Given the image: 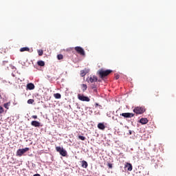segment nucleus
<instances>
[{"instance_id":"obj_7","label":"nucleus","mask_w":176,"mask_h":176,"mask_svg":"<svg viewBox=\"0 0 176 176\" xmlns=\"http://www.w3.org/2000/svg\"><path fill=\"white\" fill-rule=\"evenodd\" d=\"M98 80V78L96 76H91L89 78H87V81L90 83H94L95 82H97Z\"/></svg>"},{"instance_id":"obj_26","label":"nucleus","mask_w":176,"mask_h":176,"mask_svg":"<svg viewBox=\"0 0 176 176\" xmlns=\"http://www.w3.org/2000/svg\"><path fill=\"white\" fill-rule=\"evenodd\" d=\"M8 63H9L8 60H3L1 63L2 65H6V64H8Z\"/></svg>"},{"instance_id":"obj_23","label":"nucleus","mask_w":176,"mask_h":176,"mask_svg":"<svg viewBox=\"0 0 176 176\" xmlns=\"http://www.w3.org/2000/svg\"><path fill=\"white\" fill-rule=\"evenodd\" d=\"M57 58L58 60H63V58H64V56H63V54H58L57 56Z\"/></svg>"},{"instance_id":"obj_19","label":"nucleus","mask_w":176,"mask_h":176,"mask_svg":"<svg viewBox=\"0 0 176 176\" xmlns=\"http://www.w3.org/2000/svg\"><path fill=\"white\" fill-rule=\"evenodd\" d=\"M87 74V72H86L85 70L80 71V76H82V78H83V76H86Z\"/></svg>"},{"instance_id":"obj_27","label":"nucleus","mask_w":176,"mask_h":176,"mask_svg":"<svg viewBox=\"0 0 176 176\" xmlns=\"http://www.w3.org/2000/svg\"><path fill=\"white\" fill-rule=\"evenodd\" d=\"M3 112H4L3 107L0 106V113H3Z\"/></svg>"},{"instance_id":"obj_20","label":"nucleus","mask_w":176,"mask_h":176,"mask_svg":"<svg viewBox=\"0 0 176 176\" xmlns=\"http://www.w3.org/2000/svg\"><path fill=\"white\" fill-rule=\"evenodd\" d=\"M82 91L85 92L87 90V85L85 84H82Z\"/></svg>"},{"instance_id":"obj_34","label":"nucleus","mask_w":176,"mask_h":176,"mask_svg":"<svg viewBox=\"0 0 176 176\" xmlns=\"http://www.w3.org/2000/svg\"><path fill=\"white\" fill-rule=\"evenodd\" d=\"M129 134L130 135H131V134H133V132L131 131H129Z\"/></svg>"},{"instance_id":"obj_8","label":"nucleus","mask_w":176,"mask_h":176,"mask_svg":"<svg viewBox=\"0 0 176 176\" xmlns=\"http://www.w3.org/2000/svg\"><path fill=\"white\" fill-rule=\"evenodd\" d=\"M120 116H123L124 118H133L134 116V113H122L120 114Z\"/></svg>"},{"instance_id":"obj_17","label":"nucleus","mask_w":176,"mask_h":176,"mask_svg":"<svg viewBox=\"0 0 176 176\" xmlns=\"http://www.w3.org/2000/svg\"><path fill=\"white\" fill-rule=\"evenodd\" d=\"M20 52H30V49L28 47H21Z\"/></svg>"},{"instance_id":"obj_21","label":"nucleus","mask_w":176,"mask_h":176,"mask_svg":"<svg viewBox=\"0 0 176 176\" xmlns=\"http://www.w3.org/2000/svg\"><path fill=\"white\" fill-rule=\"evenodd\" d=\"M3 107L4 108H6V109H9V107H10V102H7V103H5L3 104Z\"/></svg>"},{"instance_id":"obj_14","label":"nucleus","mask_w":176,"mask_h":176,"mask_svg":"<svg viewBox=\"0 0 176 176\" xmlns=\"http://www.w3.org/2000/svg\"><path fill=\"white\" fill-rule=\"evenodd\" d=\"M81 164H82V167H83L84 168H87L89 166V164H87V162L85 160L82 161Z\"/></svg>"},{"instance_id":"obj_18","label":"nucleus","mask_w":176,"mask_h":176,"mask_svg":"<svg viewBox=\"0 0 176 176\" xmlns=\"http://www.w3.org/2000/svg\"><path fill=\"white\" fill-rule=\"evenodd\" d=\"M54 97L56 98V100H60L61 98V94L57 93L54 94Z\"/></svg>"},{"instance_id":"obj_2","label":"nucleus","mask_w":176,"mask_h":176,"mask_svg":"<svg viewBox=\"0 0 176 176\" xmlns=\"http://www.w3.org/2000/svg\"><path fill=\"white\" fill-rule=\"evenodd\" d=\"M145 111H146L145 107H135V109H133V112L136 113V115H142V113H144Z\"/></svg>"},{"instance_id":"obj_30","label":"nucleus","mask_w":176,"mask_h":176,"mask_svg":"<svg viewBox=\"0 0 176 176\" xmlns=\"http://www.w3.org/2000/svg\"><path fill=\"white\" fill-rule=\"evenodd\" d=\"M32 118L33 119H38V116H32Z\"/></svg>"},{"instance_id":"obj_29","label":"nucleus","mask_w":176,"mask_h":176,"mask_svg":"<svg viewBox=\"0 0 176 176\" xmlns=\"http://www.w3.org/2000/svg\"><path fill=\"white\" fill-rule=\"evenodd\" d=\"M107 166H108L109 168H112V164L109 163L107 164Z\"/></svg>"},{"instance_id":"obj_25","label":"nucleus","mask_w":176,"mask_h":176,"mask_svg":"<svg viewBox=\"0 0 176 176\" xmlns=\"http://www.w3.org/2000/svg\"><path fill=\"white\" fill-rule=\"evenodd\" d=\"M79 140H81V141H85L86 140V138L85 136L78 135Z\"/></svg>"},{"instance_id":"obj_16","label":"nucleus","mask_w":176,"mask_h":176,"mask_svg":"<svg viewBox=\"0 0 176 176\" xmlns=\"http://www.w3.org/2000/svg\"><path fill=\"white\" fill-rule=\"evenodd\" d=\"M37 65L39 66V67H45V61L43 60H39L37 62Z\"/></svg>"},{"instance_id":"obj_28","label":"nucleus","mask_w":176,"mask_h":176,"mask_svg":"<svg viewBox=\"0 0 176 176\" xmlns=\"http://www.w3.org/2000/svg\"><path fill=\"white\" fill-rule=\"evenodd\" d=\"M120 78V76L119 74L116 75L115 78L116 80L119 79Z\"/></svg>"},{"instance_id":"obj_32","label":"nucleus","mask_w":176,"mask_h":176,"mask_svg":"<svg viewBox=\"0 0 176 176\" xmlns=\"http://www.w3.org/2000/svg\"><path fill=\"white\" fill-rule=\"evenodd\" d=\"M33 176H41L39 174L36 173V174H34Z\"/></svg>"},{"instance_id":"obj_15","label":"nucleus","mask_w":176,"mask_h":176,"mask_svg":"<svg viewBox=\"0 0 176 176\" xmlns=\"http://www.w3.org/2000/svg\"><path fill=\"white\" fill-rule=\"evenodd\" d=\"M140 122L142 124H146V123H148V119L147 118H141Z\"/></svg>"},{"instance_id":"obj_33","label":"nucleus","mask_w":176,"mask_h":176,"mask_svg":"<svg viewBox=\"0 0 176 176\" xmlns=\"http://www.w3.org/2000/svg\"><path fill=\"white\" fill-rule=\"evenodd\" d=\"M159 92H157V94H155V96H156V97H158L159 96V94H158Z\"/></svg>"},{"instance_id":"obj_4","label":"nucleus","mask_w":176,"mask_h":176,"mask_svg":"<svg viewBox=\"0 0 176 176\" xmlns=\"http://www.w3.org/2000/svg\"><path fill=\"white\" fill-rule=\"evenodd\" d=\"M28 151H30V148L28 147L22 149H19L16 151V156L21 157L22 155H24V153H25V152H28Z\"/></svg>"},{"instance_id":"obj_31","label":"nucleus","mask_w":176,"mask_h":176,"mask_svg":"<svg viewBox=\"0 0 176 176\" xmlns=\"http://www.w3.org/2000/svg\"><path fill=\"white\" fill-rule=\"evenodd\" d=\"M96 107H101V105H100V104H98V103H96Z\"/></svg>"},{"instance_id":"obj_1","label":"nucleus","mask_w":176,"mask_h":176,"mask_svg":"<svg viewBox=\"0 0 176 176\" xmlns=\"http://www.w3.org/2000/svg\"><path fill=\"white\" fill-rule=\"evenodd\" d=\"M111 72L112 70L111 69L104 70V69H101L98 71L100 78H105V76H108V75H109V74Z\"/></svg>"},{"instance_id":"obj_10","label":"nucleus","mask_w":176,"mask_h":176,"mask_svg":"<svg viewBox=\"0 0 176 176\" xmlns=\"http://www.w3.org/2000/svg\"><path fill=\"white\" fill-rule=\"evenodd\" d=\"M31 124L34 127H40L41 126V122H39L38 121H32Z\"/></svg>"},{"instance_id":"obj_11","label":"nucleus","mask_w":176,"mask_h":176,"mask_svg":"<svg viewBox=\"0 0 176 176\" xmlns=\"http://www.w3.org/2000/svg\"><path fill=\"white\" fill-rule=\"evenodd\" d=\"M126 168H127L128 171H132L133 170V165L130 163H126L125 165Z\"/></svg>"},{"instance_id":"obj_9","label":"nucleus","mask_w":176,"mask_h":176,"mask_svg":"<svg viewBox=\"0 0 176 176\" xmlns=\"http://www.w3.org/2000/svg\"><path fill=\"white\" fill-rule=\"evenodd\" d=\"M26 87L28 90H34V89H35V85L32 82H30L27 85Z\"/></svg>"},{"instance_id":"obj_3","label":"nucleus","mask_w":176,"mask_h":176,"mask_svg":"<svg viewBox=\"0 0 176 176\" xmlns=\"http://www.w3.org/2000/svg\"><path fill=\"white\" fill-rule=\"evenodd\" d=\"M56 152H58L61 156L65 157L67 156V151L64 150V148H61L60 146L56 147Z\"/></svg>"},{"instance_id":"obj_24","label":"nucleus","mask_w":176,"mask_h":176,"mask_svg":"<svg viewBox=\"0 0 176 176\" xmlns=\"http://www.w3.org/2000/svg\"><path fill=\"white\" fill-rule=\"evenodd\" d=\"M34 102H35V100H34V99H29L28 100V104H34Z\"/></svg>"},{"instance_id":"obj_5","label":"nucleus","mask_w":176,"mask_h":176,"mask_svg":"<svg viewBox=\"0 0 176 176\" xmlns=\"http://www.w3.org/2000/svg\"><path fill=\"white\" fill-rule=\"evenodd\" d=\"M78 98L80 100V101H86L87 102H89L90 101V98L87 96H85L83 94H78Z\"/></svg>"},{"instance_id":"obj_22","label":"nucleus","mask_w":176,"mask_h":176,"mask_svg":"<svg viewBox=\"0 0 176 176\" xmlns=\"http://www.w3.org/2000/svg\"><path fill=\"white\" fill-rule=\"evenodd\" d=\"M38 56H43V50H38L37 51Z\"/></svg>"},{"instance_id":"obj_13","label":"nucleus","mask_w":176,"mask_h":176,"mask_svg":"<svg viewBox=\"0 0 176 176\" xmlns=\"http://www.w3.org/2000/svg\"><path fill=\"white\" fill-rule=\"evenodd\" d=\"M8 52V47L6 46L1 47L0 48V53H6Z\"/></svg>"},{"instance_id":"obj_6","label":"nucleus","mask_w":176,"mask_h":176,"mask_svg":"<svg viewBox=\"0 0 176 176\" xmlns=\"http://www.w3.org/2000/svg\"><path fill=\"white\" fill-rule=\"evenodd\" d=\"M74 50H76V52H77V53L78 54H80V56H85V50H83V48H82V47H76L74 48Z\"/></svg>"},{"instance_id":"obj_12","label":"nucleus","mask_w":176,"mask_h":176,"mask_svg":"<svg viewBox=\"0 0 176 176\" xmlns=\"http://www.w3.org/2000/svg\"><path fill=\"white\" fill-rule=\"evenodd\" d=\"M98 128L100 130H105V125L104 124V123H99L98 124Z\"/></svg>"}]
</instances>
